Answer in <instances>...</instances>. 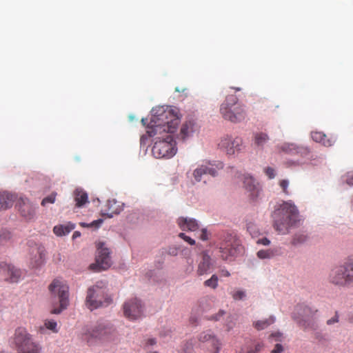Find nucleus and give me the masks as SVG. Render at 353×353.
I'll use <instances>...</instances> for the list:
<instances>
[{
    "label": "nucleus",
    "mask_w": 353,
    "mask_h": 353,
    "mask_svg": "<svg viewBox=\"0 0 353 353\" xmlns=\"http://www.w3.org/2000/svg\"><path fill=\"white\" fill-rule=\"evenodd\" d=\"M150 123L147 126L148 137L157 136L152 153L157 159H170L176 152L172 134L179 123L176 108L160 106L153 108Z\"/></svg>",
    "instance_id": "1"
},
{
    "label": "nucleus",
    "mask_w": 353,
    "mask_h": 353,
    "mask_svg": "<svg viewBox=\"0 0 353 353\" xmlns=\"http://www.w3.org/2000/svg\"><path fill=\"white\" fill-rule=\"evenodd\" d=\"M298 217L299 211L296 207L290 201L283 202L274 212V228L279 234H287L290 228L296 223Z\"/></svg>",
    "instance_id": "2"
},
{
    "label": "nucleus",
    "mask_w": 353,
    "mask_h": 353,
    "mask_svg": "<svg viewBox=\"0 0 353 353\" xmlns=\"http://www.w3.org/2000/svg\"><path fill=\"white\" fill-rule=\"evenodd\" d=\"M117 339L115 329L109 323H99L96 325L87 330L83 334V339L90 346L99 343L114 341Z\"/></svg>",
    "instance_id": "3"
},
{
    "label": "nucleus",
    "mask_w": 353,
    "mask_h": 353,
    "mask_svg": "<svg viewBox=\"0 0 353 353\" xmlns=\"http://www.w3.org/2000/svg\"><path fill=\"white\" fill-rule=\"evenodd\" d=\"M112 302V299L108 293L105 282L103 281H97L94 285L88 289L85 305L90 310L107 307Z\"/></svg>",
    "instance_id": "4"
},
{
    "label": "nucleus",
    "mask_w": 353,
    "mask_h": 353,
    "mask_svg": "<svg viewBox=\"0 0 353 353\" xmlns=\"http://www.w3.org/2000/svg\"><path fill=\"white\" fill-rule=\"evenodd\" d=\"M13 343L17 353H41L42 345L24 327H19L14 330Z\"/></svg>",
    "instance_id": "5"
},
{
    "label": "nucleus",
    "mask_w": 353,
    "mask_h": 353,
    "mask_svg": "<svg viewBox=\"0 0 353 353\" xmlns=\"http://www.w3.org/2000/svg\"><path fill=\"white\" fill-rule=\"evenodd\" d=\"M238 98L234 94H228L221 105L220 112L222 117L232 123H239L246 117L245 106L238 103Z\"/></svg>",
    "instance_id": "6"
},
{
    "label": "nucleus",
    "mask_w": 353,
    "mask_h": 353,
    "mask_svg": "<svg viewBox=\"0 0 353 353\" xmlns=\"http://www.w3.org/2000/svg\"><path fill=\"white\" fill-rule=\"evenodd\" d=\"M53 301H58L59 307H54L51 312L58 314L66 309L69 304V288L59 279H54L48 287Z\"/></svg>",
    "instance_id": "7"
},
{
    "label": "nucleus",
    "mask_w": 353,
    "mask_h": 353,
    "mask_svg": "<svg viewBox=\"0 0 353 353\" xmlns=\"http://www.w3.org/2000/svg\"><path fill=\"white\" fill-rule=\"evenodd\" d=\"M243 140L241 138L225 136L221 139L219 147L225 151L227 154L234 155L236 152L241 150Z\"/></svg>",
    "instance_id": "8"
},
{
    "label": "nucleus",
    "mask_w": 353,
    "mask_h": 353,
    "mask_svg": "<svg viewBox=\"0 0 353 353\" xmlns=\"http://www.w3.org/2000/svg\"><path fill=\"white\" fill-rule=\"evenodd\" d=\"M123 313L126 318L135 320L140 318L143 314V306L137 298L130 299L123 304Z\"/></svg>",
    "instance_id": "9"
},
{
    "label": "nucleus",
    "mask_w": 353,
    "mask_h": 353,
    "mask_svg": "<svg viewBox=\"0 0 353 353\" xmlns=\"http://www.w3.org/2000/svg\"><path fill=\"white\" fill-rule=\"evenodd\" d=\"M221 168H223L221 163L216 167L210 163L201 165L194 170L193 176L196 182H200L203 180L205 181L207 175L215 176L217 174V170Z\"/></svg>",
    "instance_id": "10"
},
{
    "label": "nucleus",
    "mask_w": 353,
    "mask_h": 353,
    "mask_svg": "<svg viewBox=\"0 0 353 353\" xmlns=\"http://www.w3.org/2000/svg\"><path fill=\"white\" fill-rule=\"evenodd\" d=\"M97 254L96 261L102 270L108 269L111 265L110 252L103 242L97 243Z\"/></svg>",
    "instance_id": "11"
},
{
    "label": "nucleus",
    "mask_w": 353,
    "mask_h": 353,
    "mask_svg": "<svg viewBox=\"0 0 353 353\" xmlns=\"http://www.w3.org/2000/svg\"><path fill=\"white\" fill-rule=\"evenodd\" d=\"M29 266L31 268H38L44 263L46 250L44 247L34 245L31 248L30 252Z\"/></svg>",
    "instance_id": "12"
},
{
    "label": "nucleus",
    "mask_w": 353,
    "mask_h": 353,
    "mask_svg": "<svg viewBox=\"0 0 353 353\" xmlns=\"http://www.w3.org/2000/svg\"><path fill=\"white\" fill-rule=\"evenodd\" d=\"M20 214L27 220L33 219L36 214V207L27 198H19L16 204Z\"/></svg>",
    "instance_id": "13"
},
{
    "label": "nucleus",
    "mask_w": 353,
    "mask_h": 353,
    "mask_svg": "<svg viewBox=\"0 0 353 353\" xmlns=\"http://www.w3.org/2000/svg\"><path fill=\"white\" fill-rule=\"evenodd\" d=\"M330 281L331 283L336 285H350L344 265L336 267L331 270L330 274Z\"/></svg>",
    "instance_id": "14"
},
{
    "label": "nucleus",
    "mask_w": 353,
    "mask_h": 353,
    "mask_svg": "<svg viewBox=\"0 0 353 353\" xmlns=\"http://www.w3.org/2000/svg\"><path fill=\"white\" fill-rule=\"evenodd\" d=\"M317 312V309L310 307L304 303H299L294 307L292 318L299 323L300 320L314 317Z\"/></svg>",
    "instance_id": "15"
},
{
    "label": "nucleus",
    "mask_w": 353,
    "mask_h": 353,
    "mask_svg": "<svg viewBox=\"0 0 353 353\" xmlns=\"http://www.w3.org/2000/svg\"><path fill=\"white\" fill-rule=\"evenodd\" d=\"M244 188L249 192V196L251 199H256L260 194L261 187L255 179L249 174H243L242 176Z\"/></svg>",
    "instance_id": "16"
},
{
    "label": "nucleus",
    "mask_w": 353,
    "mask_h": 353,
    "mask_svg": "<svg viewBox=\"0 0 353 353\" xmlns=\"http://www.w3.org/2000/svg\"><path fill=\"white\" fill-rule=\"evenodd\" d=\"M221 256L223 260H228L230 256H234L236 254L237 248L236 243L232 241V238L229 237L228 239L222 242L220 245Z\"/></svg>",
    "instance_id": "17"
},
{
    "label": "nucleus",
    "mask_w": 353,
    "mask_h": 353,
    "mask_svg": "<svg viewBox=\"0 0 353 353\" xmlns=\"http://www.w3.org/2000/svg\"><path fill=\"white\" fill-rule=\"evenodd\" d=\"M5 268L6 274L3 275V279L10 283H17L22 276L21 270L8 264Z\"/></svg>",
    "instance_id": "18"
},
{
    "label": "nucleus",
    "mask_w": 353,
    "mask_h": 353,
    "mask_svg": "<svg viewBox=\"0 0 353 353\" xmlns=\"http://www.w3.org/2000/svg\"><path fill=\"white\" fill-rule=\"evenodd\" d=\"M199 341L201 343L209 342L214 350V353H219L221 343L210 332H202L199 336Z\"/></svg>",
    "instance_id": "19"
},
{
    "label": "nucleus",
    "mask_w": 353,
    "mask_h": 353,
    "mask_svg": "<svg viewBox=\"0 0 353 353\" xmlns=\"http://www.w3.org/2000/svg\"><path fill=\"white\" fill-rule=\"evenodd\" d=\"M177 223L183 230L196 231L199 229V224L194 219L180 217L178 219Z\"/></svg>",
    "instance_id": "20"
},
{
    "label": "nucleus",
    "mask_w": 353,
    "mask_h": 353,
    "mask_svg": "<svg viewBox=\"0 0 353 353\" xmlns=\"http://www.w3.org/2000/svg\"><path fill=\"white\" fill-rule=\"evenodd\" d=\"M15 199L14 194L7 192H0V210L11 208Z\"/></svg>",
    "instance_id": "21"
},
{
    "label": "nucleus",
    "mask_w": 353,
    "mask_h": 353,
    "mask_svg": "<svg viewBox=\"0 0 353 353\" xmlns=\"http://www.w3.org/2000/svg\"><path fill=\"white\" fill-rule=\"evenodd\" d=\"M311 137L315 142L320 143L325 147H330L334 143V139L328 138L327 135L322 132H312L311 133Z\"/></svg>",
    "instance_id": "22"
},
{
    "label": "nucleus",
    "mask_w": 353,
    "mask_h": 353,
    "mask_svg": "<svg viewBox=\"0 0 353 353\" xmlns=\"http://www.w3.org/2000/svg\"><path fill=\"white\" fill-rule=\"evenodd\" d=\"M212 265L211 258L206 253H203L202 261L199 263L197 268V274L200 276L207 274Z\"/></svg>",
    "instance_id": "23"
},
{
    "label": "nucleus",
    "mask_w": 353,
    "mask_h": 353,
    "mask_svg": "<svg viewBox=\"0 0 353 353\" xmlns=\"http://www.w3.org/2000/svg\"><path fill=\"white\" fill-rule=\"evenodd\" d=\"M194 132V123L192 121L185 122L181 127L178 137L183 141L190 137Z\"/></svg>",
    "instance_id": "24"
},
{
    "label": "nucleus",
    "mask_w": 353,
    "mask_h": 353,
    "mask_svg": "<svg viewBox=\"0 0 353 353\" xmlns=\"http://www.w3.org/2000/svg\"><path fill=\"white\" fill-rule=\"evenodd\" d=\"M73 196L77 207H82L88 202V194L81 189L75 190Z\"/></svg>",
    "instance_id": "25"
},
{
    "label": "nucleus",
    "mask_w": 353,
    "mask_h": 353,
    "mask_svg": "<svg viewBox=\"0 0 353 353\" xmlns=\"http://www.w3.org/2000/svg\"><path fill=\"white\" fill-rule=\"evenodd\" d=\"M75 228V225L68 222L65 225H56L53 228V232L57 236H64L69 234Z\"/></svg>",
    "instance_id": "26"
},
{
    "label": "nucleus",
    "mask_w": 353,
    "mask_h": 353,
    "mask_svg": "<svg viewBox=\"0 0 353 353\" xmlns=\"http://www.w3.org/2000/svg\"><path fill=\"white\" fill-rule=\"evenodd\" d=\"M298 323L304 330L314 331L319 327L317 321L314 317L300 320Z\"/></svg>",
    "instance_id": "27"
},
{
    "label": "nucleus",
    "mask_w": 353,
    "mask_h": 353,
    "mask_svg": "<svg viewBox=\"0 0 353 353\" xmlns=\"http://www.w3.org/2000/svg\"><path fill=\"white\" fill-rule=\"evenodd\" d=\"M269 139L268 135L264 132H256L254 134V145L261 148L264 147Z\"/></svg>",
    "instance_id": "28"
},
{
    "label": "nucleus",
    "mask_w": 353,
    "mask_h": 353,
    "mask_svg": "<svg viewBox=\"0 0 353 353\" xmlns=\"http://www.w3.org/2000/svg\"><path fill=\"white\" fill-rule=\"evenodd\" d=\"M117 202L114 200L108 201L107 203V206L108 208V210L105 212L103 213V215H106L108 217L111 218L114 216V214H117L120 212L119 206L116 205Z\"/></svg>",
    "instance_id": "29"
},
{
    "label": "nucleus",
    "mask_w": 353,
    "mask_h": 353,
    "mask_svg": "<svg viewBox=\"0 0 353 353\" xmlns=\"http://www.w3.org/2000/svg\"><path fill=\"white\" fill-rule=\"evenodd\" d=\"M274 322V318L272 316L269 317L268 319H265L264 320L257 321L254 323V326L257 330H261L269 325L272 324Z\"/></svg>",
    "instance_id": "30"
},
{
    "label": "nucleus",
    "mask_w": 353,
    "mask_h": 353,
    "mask_svg": "<svg viewBox=\"0 0 353 353\" xmlns=\"http://www.w3.org/2000/svg\"><path fill=\"white\" fill-rule=\"evenodd\" d=\"M350 285L353 283V256L344 264Z\"/></svg>",
    "instance_id": "31"
},
{
    "label": "nucleus",
    "mask_w": 353,
    "mask_h": 353,
    "mask_svg": "<svg viewBox=\"0 0 353 353\" xmlns=\"http://www.w3.org/2000/svg\"><path fill=\"white\" fill-rule=\"evenodd\" d=\"M307 239V236L304 233H296L293 236L291 244L296 246L305 243Z\"/></svg>",
    "instance_id": "32"
},
{
    "label": "nucleus",
    "mask_w": 353,
    "mask_h": 353,
    "mask_svg": "<svg viewBox=\"0 0 353 353\" xmlns=\"http://www.w3.org/2000/svg\"><path fill=\"white\" fill-rule=\"evenodd\" d=\"M12 238L11 232L7 229L0 230V246L4 245Z\"/></svg>",
    "instance_id": "33"
},
{
    "label": "nucleus",
    "mask_w": 353,
    "mask_h": 353,
    "mask_svg": "<svg viewBox=\"0 0 353 353\" xmlns=\"http://www.w3.org/2000/svg\"><path fill=\"white\" fill-rule=\"evenodd\" d=\"M218 281H219V279H218V276L216 275V274H213L210 279L206 280L205 282H204V285L205 287H208V288H210L212 289H216L218 286Z\"/></svg>",
    "instance_id": "34"
},
{
    "label": "nucleus",
    "mask_w": 353,
    "mask_h": 353,
    "mask_svg": "<svg viewBox=\"0 0 353 353\" xmlns=\"http://www.w3.org/2000/svg\"><path fill=\"white\" fill-rule=\"evenodd\" d=\"M274 256L272 250H261L257 252V256L261 259H270Z\"/></svg>",
    "instance_id": "35"
},
{
    "label": "nucleus",
    "mask_w": 353,
    "mask_h": 353,
    "mask_svg": "<svg viewBox=\"0 0 353 353\" xmlns=\"http://www.w3.org/2000/svg\"><path fill=\"white\" fill-rule=\"evenodd\" d=\"M57 195V193L56 192H52L50 195L43 199L41 203V205L46 206L48 203H54L55 202Z\"/></svg>",
    "instance_id": "36"
},
{
    "label": "nucleus",
    "mask_w": 353,
    "mask_h": 353,
    "mask_svg": "<svg viewBox=\"0 0 353 353\" xmlns=\"http://www.w3.org/2000/svg\"><path fill=\"white\" fill-rule=\"evenodd\" d=\"M239 353H255L254 352L253 344L252 341H247L239 350Z\"/></svg>",
    "instance_id": "37"
},
{
    "label": "nucleus",
    "mask_w": 353,
    "mask_h": 353,
    "mask_svg": "<svg viewBox=\"0 0 353 353\" xmlns=\"http://www.w3.org/2000/svg\"><path fill=\"white\" fill-rule=\"evenodd\" d=\"M103 221V220L102 219H99L97 220L93 221L90 223H86L84 222H81V223H80V225L82 227H86V228L94 227L95 228H98L101 226Z\"/></svg>",
    "instance_id": "38"
},
{
    "label": "nucleus",
    "mask_w": 353,
    "mask_h": 353,
    "mask_svg": "<svg viewBox=\"0 0 353 353\" xmlns=\"http://www.w3.org/2000/svg\"><path fill=\"white\" fill-rule=\"evenodd\" d=\"M44 325L47 329L50 330L54 332H57V322L54 321V320H46L45 323H44Z\"/></svg>",
    "instance_id": "39"
},
{
    "label": "nucleus",
    "mask_w": 353,
    "mask_h": 353,
    "mask_svg": "<svg viewBox=\"0 0 353 353\" xmlns=\"http://www.w3.org/2000/svg\"><path fill=\"white\" fill-rule=\"evenodd\" d=\"M234 300H241L245 297V292L243 290H238L232 294Z\"/></svg>",
    "instance_id": "40"
},
{
    "label": "nucleus",
    "mask_w": 353,
    "mask_h": 353,
    "mask_svg": "<svg viewBox=\"0 0 353 353\" xmlns=\"http://www.w3.org/2000/svg\"><path fill=\"white\" fill-rule=\"evenodd\" d=\"M279 185H280L281 188H282L283 192L285 194H288L289 192L288 190V187L289 185V181L286 179H283V180L280 181Z\"/></svg>",
    "instance_id": "41"
},
{
    "label": "nucleus",
    "mask_w": 353,
    "mask_h": 353,
    "mask_svg": "<svg viewBox=\"0 0 353 353\" xmlns=\"http://www.w3.org/2000/svg\"><path fill=\"white\" fill-rule=\"evenodd\" d=\"M179 236L183 239L185 241H186L187 243H188L190 245H194L195 244V241L194 239H192V238H190V236L185 235L184 233L183 232H181L179 233Z\"/></svg>",
    "instance_id": "42"
},
{
    "label": "nucleus",
    "mask_w": 353,
    "mask_h": 353,
    "mask_svg": "<svg viewBox=\"0 0 353 353\" xmlns=\"http://www.w3.org/2000/svg\"><path fill=\"white\" fill-rule=\"evenodd\" d=\"M339 313H338V312H335V315H334L332 318H331V319H328V320L326 321V324H327V325H332V324H334V323H338V322H339Z\"/></svg>",
    "instance_id": "43"
},
{
    "label": "nucleus",
    "mask_w": 353,
    "mask_h": 353,
    "mask_svg": "<svg viewBox=\"0 0 353 353\" xmlns=\"http://www.w3.org/2000/svg\"><path fill=\"white\" fill-rule=\"evenodd\" d=\"M167 254L171 256H176L179 252V248L176 247H169L166 251Z\"/></svg>",
    "instance_id": "44"
},
{
    "label": "nucleus",
    "mask_w": 353,
    "mask_h": 353,
    "mask_svg": "<svg viewBox=\"0 0 353 353\" xmlns=\"http://www.w3.org/2000/svg\"><path fill=\"white\" fill-rule=\"evenodd\" d=\"M265 174L270 179H273L275 176V172L274 170L272 168L268 167L265 170Z\"/></svg>",
    "instance_id": "45"
},
{
    "label": "nucleus",
    "mask_w": 353,
    "mask_h": 353,
    "mask_svg": "<svg viewBox=\"0 0 353 353\" xmlns=\"http://www.w3.org/2000/svg\"><path fill=\"white\" fill-rule=\"evenodd\" d=\"M225 314V312L223 310H221L216 314H215L214 316H212V317L210 319L214 321H219L221 319V317H222Z\"/></svg>",
    "instance_id": "46"
},
{
    "label": "nucleus",
    "mask_w": 353,
    "mask_h": 353,
    "mask_svg": "<svg viewBox=\"0 0 353 353\" xmlns=\"http://www.w3.org/2000/svg\"><path fill=\"white\" fill-rule=\"evenodd\" d=\"M157 343V341L154 338H150L145 340L144 346L149 347L152 346Z\"/></svg>",
    "instance_id": "47"
},
{
    "label": "nucleus",
    "mask_w": 353,
    "mask_h": 353,
    "mask_svg": "<svg viewBox=\"0 0 353 353\" xmlns=\"http://www.w3.org/2000/svg\"><path fill=\"white\" fill-rule=\"evenodd\" d=\"M256 243L263 245H268L270 243V241L268 238L263 237L262 239H258L256 241Z\"/></svg>",
    "instance_id": "48"
},
{
    "label": "nucleus",
    "mask_w": 353,
    "mask_h": 353,
    "mask_svg": "<svg viewBox=\"0 0 353 353\" xmlns=\"http://www.w3.org/2000/svg\"><path fill=\"white\" fill-rule=\"evenodd\" d=\"M247 229L251 235H256L257 233L255 231V225L254 224H252V223L248 224Z\"/></svg>",
    "instance_id": "49"
},
{
    "label": "nucleus",
    "mask_w": 353,
    "mask_h": 353,
    "mask_svg": "<svg viewBox=\"0 0 353 353\" xmlns=\"http://www.w3.org/2000/svg\"><path fill=\"white\" fill-rule=\"evenodd\" d=\"M283 349L281 344L277 343L274 350H272L271 353H281L283 352Z\"/></svg>",
    "instance_id": "50"
},
{
    "label": "nucleus",
    "mask_w": 353,
    "mask_h": 353,
    "mask_svg": "<svg viewBox=\"0 0 353 353\" xmlns=\"http://www.w3.org/2000/svg\"><path fill=\"white\" fill-rule=\"evenodd\" d=\"M7 263H0V276L3 279V275L6 274L5 267H6Z\"/></svg>",
    "instance_id": "51"
},
{
    "label": "nucleus",
    "mask_w": 353,
    "mask_h": 353,
    "mask_svg": "<svg viewBox=\"0 0 353 353\" xmlns=\"http://www.w3.org/2000/svg\"><path fill=\"white\" fill-rule=\"evenodd\" d=\"M200 239L203 241H205L208 239L207 230L205 229H203L201 230V233L200 235Z\"/></svg>",
    "instance_id": "52"
},
{
    "label": "nucleus",
    "mask_w": 353,
    "mask_h": 353,
    "mask_svg": "<svg viewBox=\"0 0 353 353\" xmlns=\"http://www.w3.org/2000/svg\"><path fill=\"white\" fill-rule=\"evenodd\" d=\"M220 275L221 276L229 277L230 276V273L225 269H222L220 270Z\"/></svg>",
    "instance_id": "53"
},
{
    "label": "nucleus",
    "mask_w": 353,
    "mask_h": 353,
    "mask_svg": "<svg viewBox=\"0 0 353 353\" xmlns=\"http://www.w3.org/2000/svg\"><path fill=\"white\" fill-rule=\"evenodd\" d=\"M345 181L349 185H353V174L347 176Z\"/></svg>",
    "instance_id": "54"
},
{
    "label": "nucleus",
    "mask_w": 353,
    "mask_h": 353,
    "mask_svg": "<svg viewBox=\"0 0 353 353\" xmlns=\"http://www.w3.org/2000/svg\"><path fill=\"white\" fill-rule=\"evenodd\" d=\"M263 347V345L261 343H257L254 345V352L258 353L259 352Z\"/></svg>",
    "instance_id": "55"
},
{
    "label": "nucleus",
    "mask_w": 353,
    "mask_h": 353,
    "mask_svg": "<svg viewBox=\"0 0 353 353\" xmlns=\"http://www.w3.org/2000/svg\"><path fill=\"white\" fill-rule=\"evenodd\" d=\"M81 236V233L78 231H75L72 234V238L76 239Z\"/></svg>",
    "instance_id": "56"
},
{
    "label": "nucleus",
    "mask_w": 353,
    "mask_h": 353,
    "mask_svg": "<svg viewBox=\"0 0 353 353\" xmlns=\"http://www.w3.org/2000/svg\"><path fill=\"white\" fill-rule=\"evenodd\" d=\"M185 90V89H180L179 87H176L175 88V91L176 92H184Z\"/></svg>",
    "instance_id": "57"
},
{
    "label": "nucleus",
    "mask_w": 353,
    "mask_h": 353,
    "mask_svg": "<svg viewBox=\"0 0 353 353\" xmlns=\"http://www.w3.org/2000/svg\"><path fill=\"white\" fill-rule=\"evenodd\" d=\"M147 122H148V119H141V123H142L144 125H146Z\"/></svg>",
    "instance_id": "58"
},
{
    "label": "nucleus",
    "mask_w": 353,
    "mask_h": 353,
    "mask_svg": "<svg viewBox=\"0 0 353 353\" xmlns=\"http://www.w3.org/2000/svg\"><path fill=\"white\" fill-rule=\"evenodd\" d=\"M232 89H234L236 91H240L241 90L240 88H232Z\"/></svg>",
    "instance_id": "59"
},
{
    "label": "nucleus",
    "mask_w": 353,
    "mask_h": 353,
    "mask_svg": "<svg viewBox=\"0 0 353 353\" xmlns=\"http://www.w3.org/2000/svg\"><path fill=\"white\" fill-rule=\"evenodd\" d=\"M270 336H271V337H274V336L279 337V336H280V335H279V334H272Z\"/></svg>",
    "instance_id": "60"
},
{
    "label": "nucleus",
    "mask_w": 353,
    "mask_h": 353,
    "mask_svg": "<svg viewBox=\"0 0 353 353\" xmlns=\"http://www.w3.org/2000/svg\"><path fill=\"white\" fill-rule=\"evenodd\" d=\"M0 353H3L2 352H0Z\"/></svg>",
    "instance_id": "61"
}]
</instances>
